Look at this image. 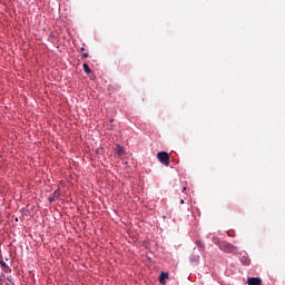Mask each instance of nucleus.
<instances>
[{"label": "nucleus", "mask_w": 285, "mask_h": 285, "mask_svg": "<svg viewBox=\"0 0 285 285\" xmlns=\"http://www.w3.org/2000/svg\"><path fill=\"white\" fill-rule=\"evenodd\" d=\"M83 70L86 72V75H90V72H91L90 67L88 66V63H83Z\"/></svg>", "instance_id": "nucleus-7"}, {"label": "nucleus", "mask_w": 285, "mask_h": 285, "mask_svg": "<svg viewBox=\"0 0 285 285\" xmlns=\"http://www.w3.org/2000/svg\"><path fill=\"white\" fill-rule=\"evenodd\" d=\"M245 264H250V261H246Z\"/></svg>", "instance_id": "nucleus-12"}, {"label": "nucleus", "mask_w": 285, "mask_h": 285, "mask_svg": "<svg viewBox=\"0 0 285 285\" xmlns=\"http://www.w3.org/2000/svg\"><path fill=\"white\" fill-rule=\"evenodd\" d=\"M166 279H168V273H161L159 277V283L166 285Z\"/></svg>", "instance_id": "nucleus-4"}, {"label": "nucleus", "mask_w": 285, "mask_h": 285, "mask_svg": "<svg viewBox=\"0 0 285 285\" xmlns=\"http://www.w3.org/2000/svg\"><path fill=\"white\" fill-rule=\"evenodd\" d=\"M82 57H83L85 59H88L89 55H88V53H83Z\"/></svg>", "instance_id": "nucleus-9"}, {"label": "nucleus", "mask_w": 285, "mask_h": 285, "mask_svg": "<svg viewBox=\"0 0 285 285\" xmlns=\"http://www.w3.org/2000/svg\"><path fill=\"white\" fill-rule=\"evenodd\" d=\"M7 281H8V282H12V276H8V277H7Z\"/></svg>", "instance_id": "nucleus-11"}, {"label": "nucleus", "mask_w": 285, "mask_h": 285, "mask_svg": "<svg viewBox=\"0 0 285 285\" xmlns=\"http://www.w3.org/2000/svg\"><path fill=\"white\" fill-rule=\"evenodd\" d=\"M157 157H158L160 164H163L164 166H170V155H168V153L159 151L157 154Z\"/></svg>", "instance_id": "nucleus-2"}, {"label": "nucleus", "mask_w": 285, "mask_h": 285, "mask_svg": "<svg viewBox=\"0 0 285 285\" xmlns=\"http://www.w3.org/2000/svg\"><path fill=\"white\" fill-rule=\"evenodd\" d=\"M214 244H216L224 253H237V247L226 240L214 238Z\"/></svg>", "instance_id": "nucleus-1"}, {"label": "nucleus", "mask_w": 285, "mask_h": 285, "mask_svg": "<svg viewBox=\"0 0 285 285\" xmlns=\"http://www.w3.org/2000/svg\"><path fill=\"white\" fill-rule=\"evenodd\" d=\"M81 50L83 51V50H86V49L82 47Z\"/></svg>", "instance_id": "nucleus-14"}, {"label": "nucleus", "mask_w": 285, "mask_h": 285, "mask_svg": "<svg viewBox=\"0 0 285 285\" xmlns=\"http://www.w3.org/2000/svg\"><path fill=\"white\" fill-rule=\"evenodd\" d=\"M180 204H184V199L180 200Z\"/></svg>", "instance_id": "nucleus-13"}, {"label": "nucleus", "mask_w": 285, "mask_h": 285, "mask_svg": "<svg viewBox=\"0 0 285 285\" xmlns=\"http://www.w3.org/2000/svg\"><path fill=\"white\" fill-rule=\"evenodd\" d=\"M248 285H262V281L258 277H250L247 279Z\"/></svg>", "instance_id": "nucleus-3"}, {"label": "nucleus", "mask_w": 285, "mask_h": 285, "mask_svg": "<svg viewBox=\"0 0 285 285\" xmlns=\"http://www.w3.org/2000/svg\"><path fill=\"white\" fill-rule=\"evenodd\" d=\"M124 147H121L120 145H117L115 148V154L118 155V157H121V155H124Z\"/></svg>", "instance_id": "nucleus-5"}, {"label": "nucleus", "mask_w": 285, "mask_h": 285, "mask_svg": "<svg viewBox=\"0 0 285 285\" xmlns=\"http://www.w3.org/2000/svg\"><path fill=\"white\" fill-rule=\"evenodd\" d=\"M197 246H199V248H204V244L202 242H197Z\"/></svg>", "instance_id": "nucleus-8"}, {"label": "nucleus", "mask_w": 285, "mask_h": 285, "mask_svg": "<svg viewBox=\"0 0 285 285\" xmlns=\"http://www.w3.org/2000/svg\"><path fill=\"white\" fill-rule=\"evenodd\" d=\"M0 265L2 266L4 273H10V266H8V264H6V261H0Z\"/></svg>", "instance_id": "nucleus-6"}, {"label": "nucleus", "mask_w": 285, "mask_h": 285, "mask_svg": "<svg viewBox=\"0 0 285 285\" xmlns=\"http://www.w3.org/2000/svg\"><path fill=\"white\" fill-rule=\"evenodd\" d=\"M49 202H50V204H52V202H55V198L53 197H49Z\"/></svg>", "instance_id": "nucleus-10"}, {"label": "nucleus", "mask_w": 285, "mask_h": 285, "mask_svg": "<svg viewBox=\"0 0 285 285\" xmlns=\"http://www.w3.org/2000/svg\"><path fill=\"white\" fill-rule=\"evenodd\" d=\"M55 195H57V191H55Z\"/></svg>", "instance_id": "nucleus-15"}]
</instances>
